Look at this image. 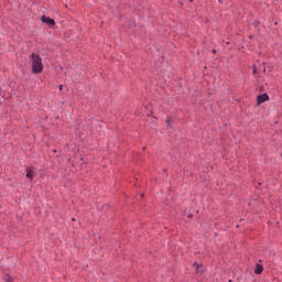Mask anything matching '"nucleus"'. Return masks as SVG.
Segmentation results:
<instances>
[{
    "mask_svg": "<svg viewBox=\"0 0 282 282\" xmlns=\"http://www.w3.org/2000/svg\"><path fill=\"white\" fill-rule=\"evenodd\" d=\"M197 272H204V270H199V264H195Z\"/></svg>",
    "mask_w": 282,
    "mask_h": 282,
    "instance_id": "0eeeda50",
    "label": "nucleus"
},
{
    "mask_svg": "<svg viewBox=\"0 0 282 282\" xmlns=\"http://www.w3.org/2000/svg\"><path fill=\"white\" fill-rule=\"evenodd\" d=\"M4 281L12 282V278L10 275H4Z\"/></svg>",
    "mask_w": 282,
    "mask_h": 282,
    "instance_id": "423d86ee",
    "label": "nucleus"
},
{
    "mask_svg": "<svg viewBox=\"0 0 282 282\" xmlns=\"http://www.w3.org/2000/svg\"><path fill=\"white\" fill-rule=\"evenodd\" d=\"M26 177L29 180H34V171L30 167L26 169Z\"/></svg>",
    "mask_w": 282,
    "mask_h": 282,
    "instance_id": "20e7f679",
    "label": "nucleus"
},
{
    "mask_svg": "<svg viewBox=\"0 0 282 282\" xmlns=\"http://www.w3.org/2000/svg\"><path fill=\"white\" fill-rule=\"evenodd\" d=\"M31 61L33 74H41V72H43V59L41 58V56L36 53H33L31 55Z\"/></svg>",
    "mask_w": 282,
    "mask_h": 282,
    "instance_id": "f257e3e1",
    "label": "nucleus"
},
{
    "mask_svg": "<svg viewBox=\"0 0 282 282\" xmlns=\"http://www.w3.org/2000/svg\"><path fill=\"white\" fill-rule=\"evenodd\" d=\"M257 100H258V105H262V102L270 100V97H268V95L263 94V95L258 96Z\"/></svg>",
    "mask_w": 282,
    "mask_h": 282,
    "instance_id": "f03ea898",
    "label": "nucleus"
},
{
    "mask_svg": "<svg viewBox=\"0 0 282 282\" xmlns=\"http://www.w3.org/2000/svg\"><path fill=\"white\" fill-rule=\"evenodd\" d=\"M253 74H257V68L253 69Z\"/></svg>",
    "mask_w": 282,
    "mask_h": 282,
    "instance_id": "9b49d317",
    "label": "nucleus"
},
{
    "mask_svg": "<svg viewBox=\"0 0 282 282\" xmlns=\"http://www.w3.org/2000/svg\"><path fill=\"white\" fill-rule=\"evenodd\" d=\"M59 90H61V91L63 90V85H59Z\"/></svg>",
    "mask_w": 282,
    "mask_h": 282,
    "instance_id": "9d476101",
    "label": "nucleus"
},
{
    "mask_svg": "<svg viewBox=\"0 0 282 282\" xmlns=\"http://www.w3.org/2000/svg\"><path fill=\"white\" fill-rule=\"evenodd\" d=\"M213 54H217V50H213Z\"/></svg>",
    "mask_w": 282,
    "mask_h": 282,
    "instance_id": "1a4fd4ad",
    "label": "nucleus"
},
{
    "mask_svg": "<svg viewBox=\"0 0 282 282\" xmlns=\"http://www.w3.org/2000/svg\"><path fill=\"white\" fill-rule=\"evenodd\" d=\"M254 272L256 274H261V272H263V267L261 264H257Z\"/></svg>",
    "mask_w": 282,
    "mask_h": 282,
    "instance_id": "39448f33",
    "label": "nucleus"
},
{
    "mask_svg": "<svg viewBox=\"0 0 282 282\" xmlns=\"http://www.w3.org/2000/svg\"><path fill=\"white\" fill-rule=\"evenodd\" d=\"M167 127H171V119H166Z\"/></svg>",
    "mask_w": 282,
    "mask_h": 282,
    "instance_id": "6e6552de",
    "label": "nucleus"
},
{
    "mask_svg": "<svg viewBox=\"0 0 282 282\" xmlns=\"http://www.w3.org/2000/svg\"><path fill=\"white\" fill-rule=\"evenodd\" d=\"M42 23H46L47 25H54V20L44 15L42 17Z\"/></svg>",
    "mask_w": 282,
    "mask_h": 282,
    "instance_id": "7ed1b4c3",
    "label": "nucleus"
}]
</instances>
